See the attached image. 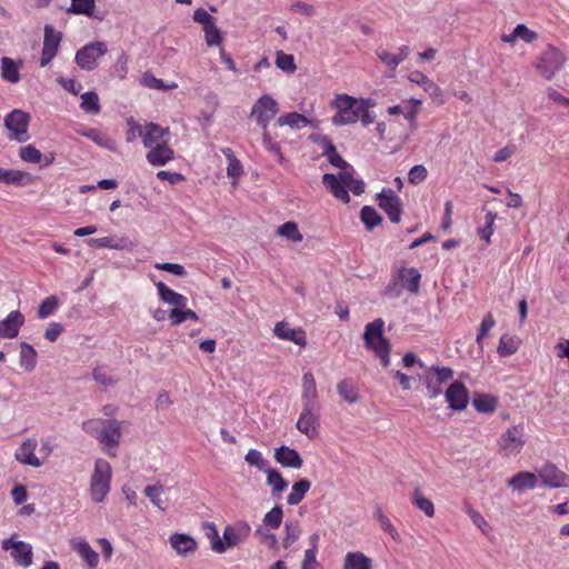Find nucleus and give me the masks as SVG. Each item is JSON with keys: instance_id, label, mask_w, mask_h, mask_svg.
<instances>
[{"instance_id": "ddd939ff", "label": "nucleus", "mask_w": 569, "mask_h": 569, "mask_svg": "<svg viewBox=\"0 0 569 569\" xmlns=\"http://www.w3.org/2000/svg\"><path fill=\"white\" fill-rule=\"evenodd\" d=\"M296 427L309 439L317 438L320 427V408L302 407Z\"/></svg>"}, {"instance_id": "1a4fd4ad", "label": "nucleus", "mask_w": 569, "mask_h": 569, "mask_svg": "<svg viewBox=\"0 0 569 569\" xmlns=\"http://www.w3.org/2000/svg\"><path fill=\"white\" fill-rule=\"evenodd\" d=\"M453 378V370L449 367H431L420 378L431 399L438 397L442 392V385Z\"/></svg>"}, {"instance_id": "37998d69", "label": "nucleus", "mask_w": 569, "mask_h": 569, "mask_svg": "<svg viewBox=\"0 0 569 569\" xmlns=\"http://www.w3.org/2000/svg\"><path fill=\"white\" fill-rule=\"evenodd\" d=\"M26 180H29V174L24 171L0 168V182L22 186Z\"/></svg>"}, {"instance_id": "bf43d9fd", "label": "nucleus", "mask_w": 569, "mask_h": 569, "mask_svg": "<svg viewBox=\"0 0 569 569\" xmlns=\"http://www.w3.org/2000/svg\"><path fill=\"white\" fill-rule=\"evenodd\" d=\"M497 214L492 211H488L485 216L486 224L478 230L479 237L485 240L487 243H490V238L495 231L493 224L496 221Z\"/></svg>"}, {"instance_id": "bb28decb", "label": "nucleus", "mask_w": 569, "mask_h": 569, "mask_svg": "<svg viewBox=\"0 0 569 569\" xmlns=\"http://www.w3.org/2000/svg\"><path fill=\"white\" fill-rule=\"evenodd\" d=\"M70 546L89 569H96L98 567L99 555L91 548L87 540L82 538H73L70 540Z\"/></svg>"}, {"instance_id": "7ed1b4c3", "label": "nucleus", "mask_w": 569, "mask_h": 569, "mask_svg": "<svg viewBox=\"0 0 569 569\" xmlns=\"http://www.w3.org/2000/svg\"><path fill=\"white\" fill-rule=\"evenodd\" d=\"M385 322L381 318L368 323L365 328L363 340L365 346L371 349L381 360L383 367L390 363V343L383 336Z\"/></svg>"}, {"instance_id": "3c124183", "label": "nucleus", "mask_w": 569, "mask_h": 569, "mask_svg": "<svg viewBox=\"0 0 569 569\" xmlns=\"http://www.w3.org/2000/svg\"><path fill=\"white\" fill-rule=\"evenodd\" d=\"M204 526L208 529L206 535L210 541L211 549L217 553H223L224 552L223 537L220 538L217 526L213 522H206Z\"/></svg>"}, {"instance_id": "423d86ee", "label": "nucleus", "mask_w": 569, "mask_h": 569, "mask_svg": "<svg viewBox=\"0 0 569 569\" xmlns=\"http://www.w3.org/2000/svg\"><path fill=\"white\" fill-rule=\"evenodd\" d=\"M525 445L523 425L511 426L497 440V452L503 458H511L519 455Z\"/></svg>"}, {"instance_id": "0eeeda50", "label": "nucleus", "mask_w": 569, "mask_h": 569, "mask_svg": "<svg viewBox=\"0 0 569 569\" xmlns=\"http://www.w3.org/2000/svg\"><path fill=\"white\" fill-rule=\"evenodd\" d=\"M108 52V47L102 41L88 43L76 52L74 61L86 71H92L98 67V61Z\"/></svg>"}, {"instance_id": "052dcab7", "label": "nucleus", "mask_w": 569, "mask_h": 569, "mask_svg": "<svg viewBox=\"0 0 569 569\" xmlns=\"http://www.w3.org/2000/svg\"><path fill=\"white\" fill-rule=\"evenodd\" d=\"M19 156L28 163H40L42 161V153L32 144L20 148Z\"/></svg>"}, {"instance_id": "cd10ccee", "label": "nucleus", "mask_w": 569, "mask_h": 569, "mask_svg": "<svg viewBox=\"0 0 569 569\" xmlns=\"http://www.w3.org/2000/svg\"><path fill=\"white\" fill-rule=\"evenodd\" d=\"M169 133L170 131L168 127H161L154 122L147 123L141 138L143 147L146 149H150L151 147L161 143L168 139Z\"/></svg>"}, {"instance_id": "6e6d98bb", "label": "nucleus", "mask_w": 569, "mask_h": 569, "mask_svg": "<svg viewBox=\"0 0 569 569\" xmlns=\"http://www.w3.org/2000/svg\"><path fill=\"white\" fill-rule=\"evenodd\" d=\"M276 66L287 73H293L297 69L293 56L283 51L277 52Z\"/></svg>"}, {"instance_id": "f3484780", "label": "nucleus", "mask_w": 569, "mask_h": 569, "mask_svg": "<svg viewBox=\"0 0 569 569\" xmlns=\"http://www.w3.org/2000/svg\"><path fill=\"white\" fill-rule=\"evenodd\" d=\"M2 549L11 550V557L19 566L27 568L32 563V547L24 541H14L12 538L4 539Z\"/></svg>"}, {"instance_id": "20e7f679", "label": "nucleus", "mask_w": 569, "mask_h": 569, "mask_svg": "<svg viewBox=\"0 0 569 569\" xmlns=\"http://www.w3.org/2000/svg\"><path fill=\"white\" fill-rule=\"evenodd\" d=\"M112 468L109 461L99 458L94 462V469L90 477L89 493L93 502L104 501L111 489Z\"/></svg>"}, {"instance_id": "4468645a", "label": "nucleus", "mask_w": 569, "mask_h": 569, "mask_svg": "<svg viewBox=\"0 0 569 569\" xmlns=\"http://www.w3.org/2000/svg\"><path fill=\"white\" fill-rule=\"evenodd\" d=\"M251 527L247 521H237L228 525L223 529L224 552L229 548H234L244 542L250 536Z\"/></svg>"}, {"instance_id": "393cba45", "label": "nucleus", "mask_w": 569, "mask_h": 569, "mask_svg": "<svg viewBox=\"0 0 569 569\" xmlns=\"http://www.w3.org/2000/svg\"><path fill=\"white\" fill-rule=\"evenodd\" d=\"M147 161L154 167L166 166L168 162L174 159V151L169 146L168 139L159 144H156L148 149L146 154Z\"/></svg>"}, {"instance_id": "473e14b6", "label": "nucleus", "mask_w": 569, "mask_h": 569, "mask_svg": "<svg viewBox=\"0 0 569 569\" xmlns=\"http://www.w3.org/2000/svg\"><path fill=\"white\" fill-rule=\"evenodd\" d=\"M170 543L179 555L191 553L197 549L196 540L187 533H173L170 536Z\"/></svg>"}, {"instance_id": "de8ad7c7", "label": "nucleus", "mask_w": 569, "mask_h": 569, "mask_svg": "<svg viewBox=\"0 0 569 569\" xmlns=\"http://www.w3.org/2000/svg\"><path fill=\"white\" fill-rule=\"evenodd\" d=\"M80 108L88 113L98 114L101 111L98 94L94 91L81 94Z\"/></svg>"}, {"instance_id": "58836bf2", "label": "nucleus", "mask_w": 569, "mask_h": 569, "mask_svg": "<svg viewBox=\"0 0 569 569\" xmlns=\"http://www.w3.org/2000/svg\"><path fill=\"white\" fill-rule=\"evenodd\" d=\"M337 392L348 403H355L359 399V391L351 379H342L337 385Z\"/></svg>"}, {"instance_id": "dca6fc26", "label": "nucleus", "mask_w": 569, "mask_h": 569, "mask_svg": "<svg viewBox=\"0 0 569 569\" xmlns=\"http://www.w3.org/2000/svg\"><path fill=\"white\" fill-rule=\"evenodd\" d=\"M61 39L62 34L60 31H57L50 24H47L44 27V39L40 58L41 67H46L47 64H49L56 57L58 49L60 47Z\"/></svg>"}, {"instance_id": "39448f33", "label": "nucleus", "mask_w": 569, "mask_h": 569, "mask_svg": "<svg viewBox=\"0 0 569 569\" xmlns=\"http://www.w3.org/2000/svg\"><path fill=\"white\" fill-rule=\"evenodd\" d=\"M331 106L337 110L332 123L341 127L356 123L360 118V100L346 94H337Z\"/></svg>"}, {"instance_id": "13d9d810", "label": "nucleus", "mask_w": 569, "mask_h": 569, "mask_svg": "<svg viewBox=\"0 0 569 569\" xmlns=\"http://www.w3.org/2000/svg\"><path fill=\"white\" fill-rule=\"evenodd\" d=\"M286 536L282 540V545L286 549L292 546L300 537L301 529L298 523L286 522L284 523Z\"/></svg>"}, {"instance_id": "338daca9", "label": "nucleus", "mask_w": 569, "mask_h": 569, "mask_svg": "<svg viewBox=\"0 0 569 569\" xmlns=\"http://www.w3.org/2000/svg\"><path fill=\"white\" fill-rule=\"evenodd\" d=\"M143 84L148 88L157 90H170L176 89L178 87L176 82L164 83L161 79H158L152 74L143 76Z\"/></svg>"}, {"instance_id": "79ce46f5", "label": "nucleus", "mask_w": 569, "mask_h": 569, "mask_svg": "<svg viewBox=\"0 0 569 569\" xmlns=\"http://www.w3.org/2000/svg\"><path fill=\"white\" fill-rule=\"evenodd\" d=\"M1 77L10 83H17L20 80L19 66L11 58L1 59Z\"/></svg>"}, {"instance_id": "c03bdc74", "label": "nucleus", "mask_w": 569, "mask_h": 569, "mask_svg": "<svg viewBox=\"0 0 569 569\" xmlns=\"http://www.w3.org/2000/svg\"><path fill=\"white\" fill-rule=\"evenodd\" d=\"M267 485L271 488L273 495H279L286 490L288 482L283 479L282 475L272 468L266 471Z\"/></svg>"}, {"instance_id": "a211bd4d", "label": "nucleus", "mask_w": 569, "mask_h": 569, "mask_svg": "<svg viewBox=\"0 0 569 569\" xmlns=\"http://www.w3.org/2000/svg\"><path fill=\"white\" fill-rule=\"evenodd\" d=\"M420 279L421 274L416 268L401 267L393 276L395 282L390 283L387 289L388 291H391L397 282H400V286L403 289L416 295L419 291Z\"/></svg>"}, {"instance_id": "4c0bfd02", "label": "nucleus", "mask_w": 569, "mask_h": 569, "mask_svg": "<svg viewBox=\"0 0 569 569\" xmlns=\"http://www.w3.org/2000/svg\"><path fill=\"white\" fill-rule=\"evenodd\" d=\"M79 133L90 140H92L96 144L101 148L116 151V142L110 137L103 134L100 130L91 128L79 131Z\"/></svg>"}, {"instance_id": "f8f14e48", "label": "nucleus", "mask_w": 569, "mask_h": 569, "mask_svg": "<svg viewBox=\"0 0 569 569\" xmlns=\"http://www.w3.org/2000/svg\"><path fill=\"white\" fill-rule=\"evenodd\" d=\"M538 479L542 487L569 488V475L560 470L555 463L547 462L538 470Z\"/></svg>"}, {"instance_id": "6ab92c4d", "label": "nucleus", "mask_w": 569, "mask_h": 569, "mask_svg": "<svg viewBox=\"0 0 569 569\" xmlns=\"http://www.w3.org/2000/svg\"><path fill=\"white\" fill-rule=\"evenodd\" d=\"M273 335L281 340L293 342L295 345L305 348L308 343L307 333L302 328H292L290 325L282 320L278 321L273 327Z\"/></svg>"}, {"instance_id": "b1692460", "label": "nucleus", "mask_w": 569, "mask_h": 569, "mask_svg": "<svg viewBox=\"0 0 569 569\" xmlns=\"http://www.w3.org/2000/svg\"><path fill=\"white\" fill-rule=\"evenodd\" d=\"M301 406L309 408H320L316 379L311 371H307L302 376Z\"/></svg>"}, {"instance_id": "a878e982", "label": "nucleus", "mask_w": 569, "mask_h": 569, "mask_svg": "<svg viewBox=\"0 0 569 569\" xmlns=\"http://www.w3.org/2000/svg\"><path fill=\"white\" fill-rule=\"evenodd\" d=\"M24 320V316L19 310L11 311L4 319L0 320V338L13 339L18 337Z\"/></svg>"}, {"instance_id": "9d476101", "label": "nucleus", "mask_w": 569, "mask_h": 569, "mask_svg": "<svg viewBox=\"0 0 569 569\" xmlns=\"http://www.w3.org/2000/svg\"><path fill=\"white\" fill-rule=\"evenodd\" d=\"M279 111L277 101L268 94L261 96L252 106L250 117L266 131Z\"/></svg>"}, {"instance_id": "e433bc0d", "label": "nucleus", "mask_w": 569, "mask_h": 569, "mask_svg": "<svg viewBox=\"0 0 569 569\" xmlns=\"http://www.w3.org/2000/svg\"><path fill=\"white\" fill-rule=\"evenodd\" d=\"M412 505L422 511L428 518H432L436 513L433 502L427 498L419 488H415L411 493Z\"/></svg>"}, {"instance_id": "f704fd0d", "label": "nucleus", "mask_w": 569, "mask_h": 569, "mask_svg": "<svg viewBox=\"0 0 569 569\" xmlns=\"http://www.w3.org/2000/svg\"><path fill=\"white\" fill-rule=\"evenodd\" d=\"M342 569H372V560L361 551H350L345 556Z\"/></svg>"}, {"instance_id": "72a5a7b5", "label": "nucleus", "mask_w": 569, "mask_h": 569, "mask_svg": "<svg viewBox=\"0 0 569 569\" xmlns=\"http://www.w3.org/2000/svg\"><path fill=\"white\" fill-rule=\"evenodd\" d=\"M322 183L330 190L332 196L338 200L348 203L350 201V197L348 190L340 180L331 173H326L322 177Z\"/></svg>"}, {"instance_id": "5fc2aeb1", "label": "nucleus", "mask_w": 569, "mask_h": 569, "mask_svg": "<svg viewBox=\"0 0 569 569\" xmlns=\"http://www.w3.org/2000/svg\"><path fill=\"white\" fill-rule=\"evenodd\" d=\"M323 154L327 157L328 161L337 168L347 169L349 167L348 162L343 160L342 157L338 153L335 144L331 141H327Z\"/></svg>"}, {"instance_id": "4d7b16f0", "label": "nucleus", "mask_w": 569, "mask_h": 569, "mask_svg": "<svg viewBox=\"0 0 569 569\" xmlns=\"http://www.w3.org/2000/svg\"><path fill=\"white\" fill-rule=\"evenodd\" d=\"M70 12L91 17L94 10V0H71Z\"/></svg>"}, {"instance_id": "a18cd8bd", "label": "nucleus", "mask_w": 569, "mask_h": 569, "mask_svg": "<svg viewBox=\"0 0 569 569\" xmlns=\"http://www.w3.org/2000/svg\"><path fill=\"white\" fill-rule=\"evenodd\" d=\"M277 123L279 127L289 126L290 128H302L309 123V120L301 113L288 112L280 116Z\"/></svg>"}, {"instance_id": "c85d7f7f", "label": "nucleus", "mask_w": 569, "mask_h": 569, "mask_svg": "<svg viewBox=\"0 0 569 569\" xmlns=\"http://www.w3.org/2000/svg\"><path fill=\"white\" fill-rule=\"evenodd\" d=\"M274 459L278 463L286 468L300 469L303 460L296 449L281 446L274 451Z\"/></svg>"}, {"instance_id": "69168bd1", "label": "nucleus", "mask_w": 569, "mask_h": 569, "mask_svg": "<svg viewBox=\"0 0 569 569\" xmlns=\"http://www.w3.org/2000/svg\"><path fill=\"white\" fill-rule=\"evenodd\" d=\"M87 243H88V246L96 247V248H110V249H117V250L124 249V246L121 243V241H114L110 237L89 239L87 241Z\"/></svg>"}, {"instance_id": "774afa93", "label": "nucleus", "mask_w": 569, "mask_h": 569, "mask_svg": "<svg viewBox=\"0 0 569 569\" xmlns=\"http://www.w3.org/2000/svg\"><path fill=\"white\" fill-rule=\"evenodd\" d=\"M58 308V299L54 296H50L47 299H44L38 309V317L40 319H44L52 315L56 309Z\"/></svg>"}, {"instance_id": "8fccbe9b", "label": "nucleus", "mask_w": 569, "mask_h": 569, "mask_svg": "<svg viewBox=\"0 0 569 569\" xmlns=\"http://www.w3.org/2000/svg\"><path fill=\"white\" fill-rule=\"evenodd\" d=\"M519 348V341L517 338L508 335H503L500 338L497 352L500 357H509L517 352Z\"/></svg>"}, {"instance_id": "603ef678", "label": "nucleus", "mask_w": 569, "mask_h": 569, "mask_svg": "<svg viewBox=\"0 0 569 569\" xmlns=\"http://www.w3.org/2000/svg\"><path fill=\"white\" fill-rule=\"evenodd\" d=\"M277 233L293 242H300L303 239L301 232L299 231L298 224L293 221H288L279 226Z\"/></svg>"}, {"instance_id": "6e6552de", "label": "nucleus", "mask_w": 569, "mask_h": 569, "mask_svg": "<svg viewBox=\"0 0 569 569\" xmlns=\"http://www.w3.org/2000/svg\"><path fill=\"white\" fill-rule=\"evenodd\" d=\"M30 116L19 109H14L4 118V127L10 131L9 139L18 142H26L29 140L28 127Z\"/></svg>"}, {"instance_id": "4be33fe9", "label": "nucleus", "mask_w": 569, "mask_h": 569, "mask_svg": "<svg viewBox=\"0 0 569 569\" xmlns=\"http://www.w3.org/2000/svg\"><path fill=\"white\" fill-rule=\"evenodd\" d=\"M410 54V48L408 46H401L397 52H390L383 47H379L376 50V56L390 71H396L398 66L402 63Z\"/></svg>"}, {"instance_id": "2eb2a0df", "label": "nucleus", "mask_w": 569, "mask_h": 569, "mask_svg": "<svg viewBox=\"0 0 569 569\" xmlns=\"http://www.w3.org/2000/svg\"><path fill=\"white\" fill-rule=\"evenodd\" d=\"M422 106V100L410 98L402 100L400 104L390 106L387 108L389 116H402L409 123L411 129L417 128V117Z\"/></svg>"}, {"instance_id": "c9c22d12", "label": "nucleus", "mask_w": 569, "mask_h": 569, "mask_svg": "<svg viewBox=\"0 0 569 569\" xmlns=\"http://www.w3.org/2000/svg\"><path fill=\"white\" fill-rule=\"evenodd\" d=\"M37 358H38V353L31 345H29L27 342L20 343L19 365L24 371L30 372L36 368Z\"/></svg>"}, {"instance_id": "9b49d317", "label": "nucleus", "mask_w": 569, "mask_h": 569, "mask_svg": "<svg viewBox=\"0 0 569 569\" xmlns=\"http://www.w3.org/2000/svg\"><path fill=\"white\" fill-rule=\"evenodd\" d=\"M377 204L386 212L391 222H400L403 212L402 203L400 197L392 189L383 188L377 194Z\"/></svg>"}, {"instance_id": "09e8293b", "label": "nucleus", "mask_w": 569, "mask_h": 569, "mask_svg": "<svg viewBox=\"0 0 569 569\" xmlns=\"http://www.w3.org/2000/svg\"><path fill=\"white\" fill-rule=\"evenodd\" d=\"M373 518L378 521L383 531L389 533L395 541H399V533L397 529L392 526L390 519L385 515L381 507H376Z\"/></svg>"}, {"instance_id": "0e129e2a", "label": "nucleus", "mask_w": 569, "mask_h": 569, "mask_svg": "<svg viewBox=\"0 0 569 569\" xmlns=\"http://www.w3.org/2000/svg\"><path fill=\"white\" fill-rule=\"evenodd\" d=\"M283 518L282 508L279 506L273 507L270 511H268L263 517V523L267 527L272 529H277L280 527Z\"/></svg>"}, {"instance_id": "f257e3e1", "label": "nucleus", "mask_w": 569, "mask_h": 569, "mask_svg": "<svg viewBox=\"0 0 569 569\" xmlns=\"http://www.w3.org/2000/svg\"><path fill=\"white\" fill-rule=\"evenodd\" d=\"M122 422L114 419H89L82 422V430L94 437L104 447L120 443Z\"/></svg>"}, {"instance_id": "c756f323", "label": "nucleus", "mask_w": 569, "mask_h": 569, "mask_svg": "<svg viewBox=\"0 0 569 569\" xmlns=\"http://www.w3.org/2000/svg\"><path fill=\"white\" fill-rule=\"evenodd\" d=\"M158 296L161 301L172 306V308L187 307L188 299L186 296L176 292L162 281L156 283Z\"/></svg>"}, {"instance_id": "680f3d73", "label": "nucleus", "mask_w": 569, "mask_h": 569, "mask_svg": "<svg viewBox=\"0 0 569 569\" xmlns=\"http://www.w3.org/2000/svg\"><path fill=\"white\" fill-rule=\"evenodd\" d=\"M496 326V320L491 313H488L483 317L480 328L478 330L476 342L480 349H482V341L488 332Z\"/></svg>"}, {"instance_id": "f03ea898", "label": "nucleus", "mask_w": 569, "mask_h": 569, "mask_svg": "<svg viewBox=\"0 0 569 569\" xmlns=\"http://www.w3.org/2000/svg\"><path fill=\"white\" fill-rule=\"evenodd\" d=\"M567 62L565 52L553 44H548L533 60L532 66L546 80H552Z\"/></svg>"}, {"instance_id": "aec40b11", "label": "nucleus", "mask_w": 569, "mask_h": 569, "mask_svg": "<svg viewBox=\"0 0 569 569\" xmlns=\"http://www.w3.org/2000/svg\"><path fill=\"white\" fill-rule=\"evenodd\" d=\"M446 401L452 410H463L469 402V395L466 386L461 381L452 382L446 390Z\"/></svg>"}, {"instance_id": "ea45409f", "label": "nucleus", "mask_w": 569, "mask_h": 569, "mask_svg": "<svg viewBox=\"0 0 569 569\" xmlns=\"http://www.w3.org/2000/svg\"><path fill=\"white\" fill-rule=\"evenodd\" d=\"M310 487L311 482L308 479H300L299 481L295 482L291 487V492L287 496L288 505H299L303 500Z\"/></svg>"}, {"instance_id": "49530a36", "label": "nucleus", "mask_w": 569, "mask_h": 569, "mask_svg": "<svg viewBox=\"0 0 569 569\" xmlns=\"http://www.w3.org/2000/svg\"><path fill=\"white\" fill-rule=\"evenodd\" d=\"M360 219L365 224L366 229L371 231L382 221L381 216L377 212L373 207L365 206L360 211Z\"/></svg>"}, {"instance_id": "412c9836", "label": "nucleus", "mask_w": 569, "mask_h": 569, "mask_svg": "<svg viewBox=\"0 0 569 569\" xmlns=\"http://www.w3.org/2000/svg\"><path fill=\"white\" fill-rule=\"evenodd\" d=\"M408 79L422 87L423 90L430 96V98L437 102V104L441 106L445 103L443 99V91L442 89L430 78H428L423 72L421 71H412Z\"/></svg>"}, {"instance_id": "864d4df0", "label": "nucleus", "mask_w": 569, "mask_h": 569, "mask_svg": "<svg viewBox=\"0 0 569 569\" xmlns=\"http://www.w3.org/2000/svg\"><path fill=\"white\" fill-rule=\"evenodd\" d=\"M244 460L250 466L256 467L263 472H266L270 468L269 461L262 456V453L259 450L256 449H250L247 452Z\"/></svg>"}, {"instance_id": "7c9ffc66", "label": "nucleus", "mask_w": 569, "mask_h": 569, "mask_svg": "<svg viewBox=\"0 0 569 569\" xmlns=\"http://www.w3.org/2000/svg\"><path fill=\"white\" fill-rule=\"evenodd\" d=\"M538 473L520 471L508 480V486L518 491L535 489L538 486Z\"/></svg>"}, {"instance_id": "2f4dec72", "label": "nucleus", "mask_w": 569, "mask_h": 569, "mask_svg": "<svg viewBox=\"0 0 569 569\" xmlns=\"http://www.w3.org/2000/svg\"><path fill=\"white\" fill-rule=\"evenodd\" d=\"M221 152L228 160L227 176L232 179L233 186L238 184L239 179L243 174V167L236 157L233 150L229 147L222 148Z\"/></svg>"}, {"instance_id": "5701e85b", "label": "nucleus", "mask_w": 569, "mask_h": 569, "mask_svg": "<svg viewBox=\"0 0 569 569\" xmlns=\"http://www.w3.org/2000/svg\"><path fill=\"white\" fill-rule=\"evenodd\" d=\"M37 446L38 441L34 438L24 440L14 452L16 460L33 468L41 467L42 461L34 453Z\"/></svg>"}, {"instance_id": "a19ab883", "label": "nucleus", "mask_w": 569, "mask_h": 569, "mask_svg": "<svg viewBox=\"0 0 569 569\" xmlns=\"http://www.w3.org/2000/svg\"><path fill=\"white\" fill-rule=\"evenodd\" d=\"M472 405L478 412L492 413L497 409V399L490 395L478 393L475 396Z\"/></svg>"}, {"instance_id": "e2e57ef3", "label": "nucleus", "mask_w": 569, "mask_h": 569, "mask_svg": "<svg viewBox=\"0 0 569 569\" xmlns=\"http://www.w3.org/2000/svg\"><path fill=\"white\" fill-rule=\"evenodd\" d=\"M204 40L207 46H219L222 42V34L219 28L217 27V21L211 26H207L203 28Z\"/></svg>"}]
</instances>
